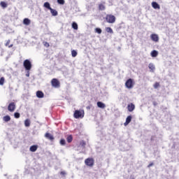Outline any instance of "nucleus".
<instances>
[{"mask_svg": "<svg viewBox=\"0 0 179 179\" xmlns=\"http://www.w3.org/2000/svg\"><path fill=\"white\" fill-rule=\"evenodd\" d=\"M73 117L76 120H79V118L82 119L85 117V110H76L74 111Z\"/></svg>", "mask_w": 179, "mask_h": 179, "instance_id": "f257e3e1", "label": "nucleus"}, {"mask_svg": "<svg viewBox=\"0 0 179 179\" xmlns=\"http://www.w3.org/2000/svg\"><path fill=\"white\" fill-rule=\"evenodd\" d=\"M85 163L86 166H88V167H93V166H94V159L92 157L87 158L85 160Z\"/></svg>", "mask_w": 179, "mask_h": 179, "instance_id": "f03ea898", "label": "nucleus"}, {"mask_svg": "<svg viewBox=\"0 0 179 179\" xmlns=\"http://www.w3.org/2000/svg\"><path fill=\"white\" fill-rule=\"evenodd\" d=\"M135 85V82L131 78L128 79L125 83V86L127 89H132Z\"/></svg>", "mask_w": 179, "mask_h": 179, "instance_id": "7ed1b4c3", "label": "nucleus"}, {"mask_svg": "<svg viewBox=\"0 0 179 179\" xmlns=\"http://www.w3.org/2000/svg\"><path fill=\"white\" fill-rule=\"evenodd\" d=\"M51 85L53 87L58 88L61 87V83L57 78H52L51 80Z\"/></svg>", "mask_w": 179, "mask_h": 179, "instance_id": "20e7f679", "label": "nucleus"}, {"mask_svg": "<svg viewBox=\"0 0 179 179\" xmlns=\"http://www.w3.org/2000/svg\"><path fill=\"white\" fill-rule=\"evenodd\" d=\"M24 67L26 71H30L31 69V62L29 59H25L23 63Z\"/></svg>", "mask_w": 179, "mask_h": 179, "instance_id": "39448f33", "label": "nucleus"}, {"mask_svg": "<svg viewBox=\"0 0 179 179\" xmlns=\"http://www.w3.org/2000/svg\"><path fill=\"white\" fill-rule=\"evenodd\" d=\"M106 20L108 23H115V16L113 15H107L106 17Z\"/></svg>", "mask_w": 179, "mask_h": 179, "instance_id": "423d86ee", "label": "nucleus"}, {"mask_svg": "<svg viewBox=\"0 0 179 179\" xmlns=\"http://www.w3.org/2000/svg\"><path fill=\"white\" fill-rule=\"evenodd\" d=\"M8 110L10 113H13V111H15V110H16V103H15V102L10 103L8 106Z\"/></svg>", "mask_w": 179, "mask_h": 179, "instance_id": "0eeeda50", "label": "nucleus"}, {"mask_svg": "<svg viewBox=\"0 0 179 179\" xmlns=\"http://www.w3.org/2000/svg\"><path fill=\"white\" fill-rule=\"evenodd\" d=\"M150 38L152 41L157 43L159 41V35L156 34H152L150 35Z\"/></svg>", "mask_w": 179, "mask_h": 179, "instance_id": "6e6552de", "label": "nucleus"}, {"mask_svg": "<svg viewBox=\"0 0 179 179\" xmlns=\"http://www.w3.org/2000/svg\"><path fill=\"white\" fill-rule=\"evenodd\" d=\"M127 110L128 111H129V113H132V111H134V110H135V104L131 103H129L127 106Z\"/></svg>", "mask_w": 179, "mask_h": 179, "instance_id": "1a4fd4ad", "label": "nucleus"}, {"mask_svg": "<svg viewBox=\"0 0 179 179\" xmlns=\"http://www.w3.org/2000/svg\"><path fill=\"white\" fill-rule=\"evenodd\" d=\"M131 121H132V116L129 115V116L126 118V122H125L124 124V127H127V125H128V124H129V122H131Z\"/></svg>", "mask_w": 179, "mask_h": 179, "instance_id": "9d476101", "label": "nucleus"}, {"mask_svg": "<svg viewBox=\"0 0 179 179\" xmlns=\"http://www.w3.org/2000/svg\"><path fill=\"white\" fill-rule=\"evenodd\" d=\"M152 6L154 9H160V5H159L156 1H153L152 3Z\"/></svg>", "mask_w": 179, "mask_h": 179, "instance_id": "9b49d317", "label": "nucleus"}, {"mask_svg": "<svg viewBox=\"0 0 179 179\" xmlns=\"http://www.w3.org/2000/svg\"><path fill=\"white\" fill-rule=\"evenodd\" d=\"M36 97L38 99H43V97H44V93L41 91L36 92Z\"/></svg>", "mask_w": 179, "mask_h": 179, "instance_id": "f8f14e48", "label": "nucleus"}, {"mask_svg": "<svg viewBox=\"0 0 179 179\" xmlns=\"http://www.w3.org/2000/svg\"><path fill=\"white\" fill-rule=\"evenodd\" d=\"M45 138L49 139L50 141H54V136L51 135L50 133H46L45 134Z\"/></svg>", "mask_w": 179, "mask_h": 179, "instance_id": "ddd939ff", "label": "nucleus"}, {"mask_svg": "<svg viewBox=\"0 0 179 179\" xmlns=\"http://www.w3.org/2000/svg\"><path fill=\"white\" fill-rule=\"evenodd\" d=\"M96 104L97 107H99V108H106V104H104L101 101H98Z\"/></svg>", "mask_w": 179, "mask_h": 179, "instance_id": "4468645a", "label": "nucleus"}, {"mask_svg": "<svg viewBox=\"0 0 179 179\" xmlns=\"http://www.w3.org/2000/svg\"><path fill=\"white\" fill-rule=\"evenodd\" d=\"M157 55H159V52H157V50H152L151 52V57H152L153 58H156Z\"/></svg>", "mask_w": 179, "mask_h": 179, "instance_id": "2eb2a0df", "label": "nucleus"}, {"mask_svg": "<svg viewBox=\"0 0 179 179\" xmlns=\"http://www.w3.org/2000/svg\"><path fill=\"white\" fill-rule=\"evenodd\" d=\"M50 13H52V16H57L58 15V11L57 10L50 8Z\"/></svg>", "mask_w": 179, "mask_h": 179, "instance_id": "dca6fc26", "label": "nucleus"}, {"mask_svg": "<svg viewBox=\"0 0 179 179\" xmlns=\"http://www.w3.org/2000/svg\"><path fill=\"white\" fill-rule=\"evenodd\" d=\"M148 67L149 69H150L151 72H155V69H156V68L155 67V65L153 64H149Z\"/></svg>", "mask_w": 179, "mask_h": 179, "instance_id": "f3484780", "label": "nucleus"}, {"mask_svg": "<svg viewBox=\"0 0 179 179\" xmlns=\"http://www.w3.org/2000/svg\"><path fill=\"white\" fill-rule=\"evenodd\" d=\"M38 146L37 145H31L29 148L30 152H36L37 150Z\"/></svg>", "mask_w": 179, "mask_h": 179, "instance_id": "a211bd4d", "label": "nucleus"}, {"mask_svg": "<svg viewBox=\"0 0 179 179\" xmlns=\"http://www.w3.org/2000/svg\"><path fill=\"white\" fill-rule=\"evenodd\" d=\"M99 10H106V6L103 3H99Z\"/></svg>", "mask_w": 179, "mask_h": 179, "instance_id": "6ab92c4d", "label": "nucleus"}, {"mask_svg": "<svg viewBox=\"0 0 179 179\" xmlns=\"http://www.w3.org/2000/svg\"><path fill=\"white\" fill-rule=\"evenodd\" d=\"M3 120L5 122H9V121L10 120V116L9 115H6L3 117Z\"/></svg>", "mask_w": 179, "mask_h": 179, "instance_id": "aec40b11", "label": "nucleus"}, {"mask_svg": "<svg viewBox=\"0 0 179 179\" xmlns=\"http://www.w3.org/2000/svg\"><path fill=\"white\" fill-rule=\"evenodd\" d=\"M23 24L29 26V24H30V20L29 18H24L23 20Z\"/></svg>", "mask_w": 179, "mask_h": 179, "instance_id": "412c9836", "label": "nucleus"}, {"mask_svg": "<svg viewBox=\"0 0 179 179\" xmlns=\"http://www.w3.org/2000/svg\"><path fill=\"white\" fill-rule=\"evenodd\" d=\"M66 141H67L68 143H71V142H72V141H73V137L72 136V135L68 136L66 138Z\"/></svg>", "mask_w": 179, "mask_h": 179, "instance_id": "4be33fe9", "label": "nucleus"}, {"mask_svg": "<svg viewBox=\"0 0 179 179\" xmlns=\"http://www.w3.org/2000/svg\"><path fill=\"white\" fill-rule=\"evenodd\" d=\"M43 6H44V8L49 9V10L52 8L51 6L50 5V3H48V2L44 3Z\"/></svg>", "mask_w": 179, "mask_h": 179, "instance_id": "5701e85b", "label": "nucleus"}, {"mask_svg": "<svg viewBox=\"0 0 179 179\" xmlns=\"http://www.w3.org/2000/svg\"><path fill=\"white\" fill-rule=\"evenodd\" d=\"M0 5L1 8H8V3H5V1H1Z\"/></svg>", "mask_w": 179, "mask_h": 179, "instance_id": "b1692460", "label": "nucleus"}, {"mask_svg": "<svg viewBox=\"0 0 179 179\" xmlns=\"http://www.w3.org/2000/svg\"><path fill=\"white\" fill-rule=\"evenodd\" d=\"M9 44H10V40L7 41V42L5 44L6 47H8V48H12V47H13V44H11L10 45H9Z\"/></svg>", "mask_w": 179, "mask_h": 179, "instance_id": "393cba45", "label": "nucleus"}, {"mask_svg": "<svg viewBox=\"0 0 179 179\" xmlns=\"http://www.w3.org/2000/svg\"><path fill=\"white\" fill-rule=\"evenodd\" d=\"M71 26L74 30H78V24L76 22H73Z\"/></svg>", "mask_w": 179, "mask_h": 179, "instance_id": "a878e982", "label": "nucleus"}, {"mask_svg": "<svg viewBox=\"0 0 179 179\" xmlns=\"http://www.w3.org/2000/svg\"><path fill=\"white\" fill-rule=\"evenodd\" d=\"M106 31H107V33H110L111 34H113V33H114V31H113V29H111V27H106Z\"/></svg>", "mask_w": 179, "mask_h": 179, "instance_id": "bb28decb", "label": "nucleus"}, {"mask_svg": "<svg viewBox=\"0 0 179 179\" xmlns=\"http://www.w3.org/2000/svg\"><path fill=\"white\" fill-rule=\"evenodd\" d=\"M24 125L25 127H30V120L29 119L25 120Z\"/></svg>", "mask_w": 179, "mask_h": 179, "instance_id": "cd10ccee", "label": "nucleus"}, {"mask_svg": "<svg viewBox=\"0 0 179 179\" xmlns=\"http://www.w3.org/2000/svg\"><path fill=\"white\" fill-rule=\"evenodd\" d=\"M71 55L73 58H75V57H76V55H78V52H76V50H72Z\"/></svg>", "mask_w": 179, "mask_h": 179, "instance_id": "c85d7f7f", "label": "nucleus"}, {"mask_svg": "<svg viewBox=\"0 0 179 179\" xmlns=\"http://www.w3.org/2000/svg\"><path fill=\"white\" fill-rule=\"evenodd\" d=\"M154 89H157L158 87H160V83L156 82L153 85Z\"/></svg>", "mask_w": 179, "mask_h": 179, "instance_id": "c756f323", "label": "nucleus"}, {"mask_svg": "<svg viewBox=\"0 0 179 179\" xmlns=\"http://www.w3.org/2000/svg\"><path fill=\"white\" fill-rule=\"evenodd\" d=\"M80 145L82 146L83 148H85V146H86V142L85 141H81L80 142Z\"/></svg>", "mask_w": 179, "mask_h": 179, "instance_id": "7c9ffc66", "label": "nucleus"}, {"mask_svg": "<svg viewBox=\"0 0 179 179\" xmlns=\"http://www.w3.org/2000/svg\"><path fill=\"white\" fill-rule=\"evenodd\" d=\"M5 83V78L3 77H1L0 78V85L2 86Z\"/></svg>", "mask_w": 179, "mask_h": 179, "instance_id": "2f4dec72", "label": "nucleus"}, {"mask_svg": "<svg viewBox=\"0 0 179 179\" xmlns=\"http://www.w3.org/2000/svg\"><path fill=\"white\" fill-rule=\"evenodd\" d=\"M101 29H100V28H96L95 29V32L96 33H98V34H101Z\"/></svg>", "mask_w": 179, "mask_h": 179, "instance_id": "473e14b6", "label": "nucleus"}, {"mask_svg": "<svg viewBox=\"0 0 179 179\" xmlns=\"http://www.w3.org/2000/svg\"><path fill=\"white\" fill-rule=\"evenodd\" d=\"M66 142L65 141V139L62 138L60 140V145H62V146L66 145Z\"/></svg>", "mask_w": 179, "mask_h": 179, "instance_id": "72a5a7b5", "label": "nucleus"}, {"mask_svg": "<svg viewBox=\"0 0 179 179\" xmlns=\"http://www.w3.org/2000/svg\"><path fill=\"white\" fill-rule=\"evenodd\" d=\"M15 118H20V113H14Z\"/></svg>", "mask_w": 179, "mask_h": 179, "instance_id": "f704fd0d", "label": "nucleus"}, {"mask_svg": "<svg viewBox=\"0 0 179 179\" xmlns=\"http://www.w3.org/2000/svg\"><path fill=\"white\" fill-rule=\"evenodd\" d=\"M57 2L59 3V5H64V3H65L64 0H57Z\"/></svg>", "mask_w": 179, "mask_h": 179, "instance_id": "c9c22d12", "label": "nucleus"}, {"mask_svg": "<svg viewBox=\"0 0 179 179\" xmlns=\"http://www.w3.org/2000/svg\"><path fill=\"white\" fill-rule=\"evenodd\" d=\"M43 45L48 48V47H50V43H48V42H43Z\"/></svg>", "mask_w": 179, "mask_h": 179, "instance_id": "e433bc0d", "label": "nucleus"}, {"mask_svg": "<svg viewBox=\"0 0 179 179\" xmlns=\"http://www.w3.org/2000/svg\"><path fill=\"white\" fill-rule=\"evenodd\" d=\"M60 174H61L62 176H65V174H66V173L65 171H61V172H60Z\"/></svg>", "mask_w": 179, "mask_h": 179, "instance_id": "4c0bfd02", "label": "nucleus"}, {"mask_svg": "<svg viewBox=\"0 0 179 179\" xmlns=\"http://www.w3.org/2000/svg\"><path fill=\"white\" fill-rule=\"evenodd\" d=\"M153 163L152 162H151L148 166V168H150V167H152V166H153Z\"/></svg>", "mask_w": 179, "mask_h": 179, "instance_id": "58836bf2", "label": "nucleus"}, {"mask_svg": "<svg viewBox=\"0 0 179 179\" xmlns=\"http://www.w3.org/2000/svg\"><path fill=\"white\" fill-rule=\"evenodd\" d=\"M157 102L154 101V102H153V106H157Z\"/></svg>", "mask_w": 179, "mask_h": 179, "instance_id": "ea45409f", "label": "nucleus"}, {"mask_svg": "<svg viewBox=\"0 0 179 179\" xmlns=\"http://www.w3.org/2000/svg\"><path fill=\"white\" fill-rule=\"evenodd\" d=\"M27 76H29V74L28 73V74H27Z\"/></svg>", "mask_w": 179, "mask_h": 179, "instance_id": "a19ab883", "label": "nucleus"}]
</instances>
